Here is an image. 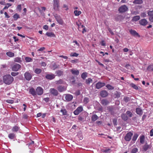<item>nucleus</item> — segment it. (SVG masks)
<instances>
[{
	"label": "nucleus",
	"instance_id": "nucleus-1",
	"mask_svg": "<svg viewBox=\"0 0 153 153\" xmlns=\"http://www.w3.org/2000/svg\"><path fill=\"white\" fill-rule=\"evenodd\" d=\"M3 81L7 84H10L13 80V77H3Z\"/></svg>",
	"mask_w": 153,
	"mask_h": 153
},
{
	"label": "nucleus",
	"instance_id": "nucleus-2",
	"mask_svg": "<svg viewBox=\"0 0 153 153\" xmlns=\"http://www.w3.org/2000/svg\"><path fill=\"white\" fill-rule=\"evenodd\" d=\"M59 0H53V8L56 11L58 10L59 8Z\"/></svg>",
	"mask_w": 153,
	"mask_h": 153
},
{
	"label": "nucleus",
	"instance_id": "nucleus-3",
	"mask_svg": "<svg viewBox=\"0 0 153 153\" xmlns=\"http://www.w3.org/2000/svg\"><path fill=\"white\" fill-rule=\"evenodd\" d=\"M128 9L126 5H123L120 7L118 9V11L120 13H123L126 11Z\"/></svg>",
	"mask_w": 153,
	"mask_h": 153
},
{
	"label": "nucleus",
	"instance_id": "nucleus-4",
	"mask_svg": "<svg viewBox=\"0 0 153 153\" xmlns=\"http://www.w3.org/2000/svg\"><path fill=\"white\" fill-rule=\"evenodd\" d=\"M83 110L82 106L78 107L76 109L74 112V113L75 115H78Z\"/></svg>",
	"mask_w": 153,
	"mask_h": 153
},
{
	"label": "nucleus",
	"instance_id": "nucleus-5",
	"mask_svg": "<svg viewBox=\"0 0 153 153\" xmlns=\"http://www.w3.org/2000/svg\"><path fill=\"white\" fill-rule=\"evenodd\" d=\"M133 135V134L131 132H128L125 137V139L126 141H129L131 139V137Z\"/></svg>",
	"mask_w": 153,
	"mask_h": 153
},
{
	"label": "nucleus",
	"instance_id": "nucleus-6",
	"mask_svg": "<svg viewBox=\"0 0 153 153\" xmlns=\"http://www.w3.org/2000/svg\"><path fill=\"white\" fill-rule=\"evenodd\" d=\"M36 94L39 95H41L43 93V89L40 87H38L36 89Z\"/></svg>",
	"mask_w": 153,
	"mask_h": 153
},
{
	"label": "nucleus",
	"instance_id": "nucleus-7",
	"mask_svg": "<svg viewBox=\"0 0 153 153\" xmlns=\"http://www.w3.org/2000/svg\"><path fill=\"white\" fill-rule=\"evenodd\" d=\"M50 92L54 96H57L58 94V91L54 88H51L50 89Z\"/></svg>",
	"mask_w": 153,
	"mask_h": 153
},
{
	"label": "nucleus",
	"instance_id": "nucleus-8",
	"mask_svg": "<svg viewBox=\"0 0 153 153\" xmlns=\"http://www.w3.org/2000/svg\"><path fill=\"white\" fill-rule=\"evenodd\" d=\"M105 84L104 83L99 82L96 84V88L97 89H99L105 86Z\"/></svg>",
	"mask_w": 153,
	"mask_h": 153
},
{
	"label": "nucleus",
	"instance_id": "nucleus-9",
	"mask_svg": "<svg viewBox=\"0 0 153 153\" xmlns=\"http://www.w3.org/2000/svg\"><path fill=\"white\" fill-rule=\"evenodd\" d=\"M21 65L19 64H16L13 65L12 67V70L13 71H17L21 68Z\"/></svg>",
	"mask_w": 153,
	"mask_h": 153
},
{
	"label": "nucleus",
	"instance_id": "nucleus-10",
	"mask_svg": "<svg viewBox=\"0 0 153 153\" xmlns=\"http://www.w3.org/2000/svg\"><path fill=\"white\" fill-rule=\"evenodd\" d=\"M55 17L57 22L60 24H62L63 23V21L61 18L60 17L56 14L54 16Z\"/></svg>",
	"mask_w": 153,
	"mask_h": 153
},
{
	"label": "nucleus",
	"instance_id": "nucleus-11",
	"mask_svg": "<svg viewBox=\"0 0 153 153\" xmlns=\"http://www.w3.org/2000/svg\"><path fill=\"white\" fill-rule=\"evenodd\" d=\"M129 32L131 34L134 36H137L139 37H140V35L135 30L131 29L129 30Z\"/></svg>",
	"mask_w": 153,
	"mask_h": 153
},
{
	"label": "nucleus",
	"instance_id": "nucleus-12",
	"mask_svg": "<svg viewBox=\"0 0 153 153\" xmlns=\"http://www.w3.org/2000/svg\"><path fill=\"white\" fill-rule=\"evenodd\" d=\"M148 22L145 19H141L139 21V23L141 25L145 26L147 24Z\"/></svg>",
	"mask_w": 153,
	"mask_h": 153
},
{
	"label": "nucleus",
	"instance_id": "nucleus-13",
	"mask_svg": "<svg viewBox=\"0 0 153 153\" xmlns=\"http://www.w3.org/2000/svg\"><path fill=\"white\" fill-rule=\"evenodd\" d=\"M73 98L72 95L70 94H67L65 96V99L68 101H70L72 100Z\"/></svg>",
	"mask_w": 153,
	"mask_h": 153
},
{
	"label": "nucleus",
	"instance_id": "nucleus-14",
	"mask_svg": "<svg viewBox=\"0 0 153 153\" xmlns=\"http://www.w3.org/2000/svg\"><path fill=\"white\" fill-rule=\"evenodd\" d=\"M29 92L33 96H35L36 95V90L35 91V89L33 88H31L30 89Z\"/></svg>",
	"mask_w": 153,
	"mask_h": 153
},
{
	"label": "nucleus",
	"instance_id": "nucleus-15",
	"mask_svg": "<svg viewBox=\"0 0 153 153\" xmlns=\"http://www.w3.org/2000/svg\"><path fill=\"white\" fill-rule=\"evenodd\" d=\"M136 111L137 114L140 116L143 113L142 110L139 108H136Z\"/></svg>",
	"mask_w": 153,
	"mask_h": 153
},
{
	"label": "nucleus",
	"instance_id": "nucleus-16",
	"mask_svg": "<svg viewBox=\"0 0 153 153\" xmlns=\"http://www.w3.org/2000/svg\"><path fill=\"white\" fill-rule=\"evenodd\" d=\"M100 95L102 97H105L108 95V93L106 91H102L100 92Z\"/></svg>",
	"mask_w": 153,
	"mask_h": 153
},
{
	"label": "nucleus",
	"instance_id": "nucleus-17",
	"mask_svg": "<svg viewBox=\"0 0 153 153\" xmlns=\"http://www.w3.org/2000/svg\"><path fill=\"white\" fill-rule=\"evenodd\" d=\"M66 88L64 86H59L58 87L57 89L60 92H62L66 90Z\"/></svg>",
	"mask_w": 153,
	"mask_h": 153
},
{
	"label": "nucleus",
	"instance_id": "nucleus-18",
	"mask_svg": "<svg viewBox=\"0 0 153 153\" xmlns=\"http://www.w3.org/2000/svg\"><path fill=\"white\" fill-rule=\"evenodd\" d=\"M20 129V127L17 126H14L12 130L13 132H17Z\"/></svg>",
	"mask_w": 153,
	"mask_h": 153
},
{
	"label": "nucleus",
	"instance_id": "nucleus-19",
	"mask_svg": "<svg viewBox=\"0 0 153 153\" xmlns=\"http://www.w3.org/2000/svg\"><path fill=\"white\" fill-rule=\"evenodd\" d=\"M51 65L52 66V68L53 70H55L56 69L58 68L59 67V65L55 62L52 63Z\"/></svg>",
	"mask_w": 153,
	"mask_h": 153
},
{
	"label": "nucleus",
	"instance_id": "nucleus-20",
	"mask_svg": "<svg viewBox=\"0 0 153 153\" xmlns=\"http://www.w3.org/2000/svg\"><path fill=\"white\" fill-rule=\"evenodd\" d=\"M100 103L103 105H106L109 103V102L106 100L103 99L101 100Z\"/></svg>",
	"mask_w": 153,
	"mask_h": 153
},
{
	"label": "nucleus",
	"instance_id": "nucleus-21",
	"mask_svg": "<svg viewBox=\"0 0 153 153\" xmlns=\"http://www.w3.org/2000/svg\"><path fill=\"white\" fill-rule=\"evenodd\" d=\"M151 147L149 145L147 144L146 143L144 146H143V150L146 151L148 149H150Z\"/></svg>",
	"mask_w": 153,
	"mask_h": 153
},
{
	"label": "nucleus",
	"instance_id": "nucleus-22",
	"mask_svg": "<svg viewBox=\"0 0 153 153\" xmlns=\"http://www.w3.org/2000/svg\"><path fill=\"white\" fill-rule=\"evenodd\" d=\"M71 71L72 74L75 75L77 76L79 73V71L77 70L72 69L71 70Z\"/></svg>",
	"mask_w": 153,
	"mask_h": 153
},
{
	"label": "nucleus",
	"instance_id": "nucleus-23",
	"mask_svg": "<svg viewBox=\"0 0 153 153\" xmlns=\"http://www.w3.org/2000/svg\"><path fill=\"white\" fill-rule=\"evenodd\" d=\"M8 137L10 139H13L16 137V135L13 133H10L8 134Z\"/></svg>",
	"mask_w": 153,
	"mask_h": 153
},
{
	"label": "nucleus",
	"instance_id": "nucleus-24",
	"mask_svg": "<svg viewBox=\"0 0 153 153\" xmlns=\"http://www.w3.org/2000/svg\"><path fill=\"white\" fill-rule=\"evenodd\" d=\"M46 35L47 36H49V37H56V36H55V35L52 32L50 33V32H47L46 33Z\"/></svg>",
	"mask_w": 153,
	"mask_h": 153
},
{
	"label": "nucleus",
	"instance_id": "nucleus-25",
	"mask_svg": "<svg viewBox=\"0 0 153 153\" xmlns=\"http://www.w3.org/2000/svg\"><path fill=\"white\" fill-rule=\"evenodd\" d=\"M140 142L141 144H143L144 143L145 141V136L143 135H142L140 136Z\"/></svg>",
	"mask_w": 153,
	"mask_h": 153
},
{
	"label": "nucleus",
	"instance_id": "nucleus-26",
	"mask_svg": "<svg viewBox=\"0 0 153 153\" xmlns=\"http://www.w3.org/2000/svg\"><path fill=\"white\" fill-rule=\"evenodd\" d=\"M98 119V117L96 114L93 115L91 117V120L93 121H95Z\"/></svg>",
	"mask_w": 153,
	"mask_h": 153
},
{
	"label": "nucleus",
	"instance_id": "nucleus-27",
	"mask_svg": "<svg viewBox=\"0 0 153 153\" xmlns=\"http://www.w3.org/2000/svg\"><path fill=\"white\" fill-rule=\"evenodd\" d=\"M140 16H134L133 17L132 19V21L133 22H136L138 20L140 19Z\"/></svg>",
	"mask_w": 153,
	"mask_h": 153
},
{
	"label": "nucleus",
	"instance_id": "nucleus-28",
	"mask_svg": "<svg viewBox=\"0 0 153 153\" xmlns=\"http://www.w3.org/2000/svg\"><path fill=\"white\" fill-rule=\"evenodd\" d=\"M122 119L125 121L127 120L128 119V117L126 114H123L121 115Z\"/></svg>",
	"mask_w": 153,
	"mask_h": 153
},
{
	"label": "nucleus",
	"instance_id": "nucleus-29",
	"mask_svg": "<svg viewBox=\"0 0 153 153\" xmlns=\"http://www.w3.org/2000/svg\"><path fill=\"white\" fill-rule=\"evenodd\" d=\"M143 1L142 0H134L133 1V3L135 4H140L143 3Z\"/></svg>",
	"mask_w": 153,
	"mask_h": 153
},
{
	"label": "nucleus",
	"instance_id": "nucleus-30",
	"mask_svg": "<svg viewBox=\"0 0 153 153\" xmlns=\"http://www.w3.org/2000/svg\"><path fill=\"white\" fill-rule=\"evenodd\" d=\"M130 86L133 88L134 89L137 90L138 89V87L135 84L133 83L130 84Z\"/></svg>",
	"mask_w": 153,
	"mask_h": 153
},
{
	"label": "nucleus",
	"instance_id": "nucleus-31",
	"mask_svg": "<svg viewBox=\"0 0 153 153\" xmlns=\"http://www.w3.org/2000/svg\"><path fill=\"white\" fill-rule=\"evenodd\" d=\"M147 70L150 71H153V65H150L147 68Z\"/></svg>",
	"mask_w": 153,
	"mask_h": 153
},
{
	"label": "nucleus",
	"instance_id": "nucleus-32",
	"mask_svg": "<svg viewBox=\"0 0 153 153\" xmlns=\"http://www.w3.org/2000/svg\"><path fill=\"white\" fill-rule=\"evenodd\" d=\"M6 54L8 56L10 57H13L14 55V54L11 52H8Z\"/></svg>",
	"mask_w": 153,
	"mask_h": 153
},
{
	"label": "nucleus",
	"instance_id": "nucleus-33",
	"mask_svg": "<svg viewBox=\"0 0 153 153\" xmlns=\"http://www.w3.org/2000/svg\"><path fill=\"white\" fill-rule=\"evenodd\" d=\"M57 75L58 76H62L63 75V72L61 70H58L56 72Z\"/></svg>",
	"mask_w": 153,
	"mask_h": 153
},
{
	"label": "nucleus",
	"instance_id": "nucleus-34",
	"mask_svg": "<svg viewBox=\"0 0 153 153\" xmlns=\"http://www.w3.org/2000/svg\"><path fill=\"white\" fill-rule=\"evenodd\" d=\"M74 13L76 16H78L81 13V12L80 11H78L77 10H75L74 11Z\"/></svg>",
	"mask_w": 153,
	"mask_h": 153
},
{
	"label": "nucleus",
	"instance_id": "nucleus-35",
	"mask_svg": "<svg viewBox=\"0 0 153 153\" xmlns=\"http://www.w3.org/2000/svg\"><path fill=\"white\" fill-rule=\"evenodd\" d=\"M106 87L109 90H113L114 89V87L112 86L111 85L109 84L107 85L106 86Z\"/></svg>",
	"mask_w": 153,
	"mask_h": 153
},
{
	"label": "nucleus",
	"instance_id": "nucleus-36",
	"mask_svg": "<svg viewBox=\"0 0 153 153\" xmlns=\"http://www.w3.org/2000/svg\"><path fill=\"white\" fill-rule=\"evenodd\" d=\"M14 61L16 62H19V63H20L22 61L21 58L18 57L15 58Z\"/></svg>",
	"mask_w": 153,
	"mask_h": 153
},
{
	"label": "nucleus",
	"instance_id": "nucleus-37",
	"mask_svg": "<svg viewBox=\"0 0 153 153\" xmlns=\"http://www.w3.org/2000/svg\"><path fill=\"white\" fill-rule=\"evenodd\" d=\"M15 20H16L18 18H20L19 15L17 13L15 14L13 16Z\"/></svg>",
	"mask_w": 153,
	"mask_h": 153
},
{
	"label": "nucleus",
	"instance_id": "nucleus-38",
	"mask_svg": "<svg viewBox=\"0 0 153 153\" xmlns=\"http://www.w3.org/2000/svg\"><path fill=\"white\" fill-rule=\"evenodd\" d=\"M78 120L80 121H84V117L81 116L80 115L78 117Z\"/></svg>",
	"mask_w": 153,
	"mask_h": 153
},
{
	"label": "nucleus",
	"instance_id": "nucleus-39",
	"mask_svg": "<svg viewBox=\"0 0 153 153\" xmlns=\"http://www.w3.org/2000/svg\"><path fill=\"white\" fill-rule=\"evenodd\" d=\"M60 112H62L63 115H66L67 114V111L65 109H62Z\"/></svg>",
	"mask_w": 153,
	"mask_h": 153
},
{
	"label": "nucleus",
	"instance_id": "nucleus-40",
	"mask_svg": "<svg viewBox=\"0 0 153 153\" xmlns=\"http://www.w3.org/2000/svg\"><path fill=\"white\" fill-rule=\"evenodd\" d=\"M41 71V69L39 68H36L35 70V72L37 74H40Z\"/></svg>",
	"mask_w": 153,
	"mask_h": 153
},
{
	"label": "nucleus",
	"instance_id": "nucleus-41",
	"mask_svg": "<svg viewBox=\"0 0 153 153\" xmlns=\"http://www.w3.org/2000/svg\"><path fill=\"white\" fill-rule=\"evenodd\" d=\"M138 137V135L137 134H135L133 137L132 140L134 141H135L137 140V137Z\"/></svg>",
	"mask_w": 153,
	"mask_h": 153
},
{
	"label": "nucleus",
	"instance_id": "nucleus-42",
	"mask_svg": "<svg viewBox=\"0 0 153 153\" xmlns=\"http://www.w3.org/2000/svg\"><path fill=\"white\" fill-rule=\"evenodd\" d=\"M89 102V99L88 98L85 97L83 99V102L85 104H87Z\"/></svg>",
	"mask_w": 153,
	"mask_h": 153
},
{
	"label": "nucleus",
	"instance_id": "nucleus-43",
	"mask_svg": "<svg viewBox=\"0 0 153 153\" xmlns=\"http://www.w3.org/2000/svg\"><path fill=\"white\" fill-rule=\"evenodd\" d=\"M126 113V115H128L129 117H131L133 115L132 113L130 111H127Z\"/></svg>",
	"mask_w": 153,
	"mask_h": 153
},
{
	"label": "nucleus",
	"instance_id": "nucleus-44",
	"mask_svg": "<svg viewBox=\"0 0 153 153\" xmlns=\"http://www.w3.org/2000/svg\"><path fill=\"white\" fill-rule=\"evenodd\" d=\"M92 82V79L90 78H88V79L86 80V83L87 84H89L90 83Z\"/></svg>",
	"mask_w": 153,
	"mask_h": 153
},
{
	"label": "nucleus",
	"instance_id": "nucleus-45",
	"mask_svg": "<svg viewBox=\"0 0 153 153\" xmlns=\"http://www.w3.org/2000/svg\"><path fill=\"white\" fill-rule=\"evenodd\" d=\"M6 5L8 6H5L4 8L3 9V10H5L6 9H8V8L10 6H11L12 4L10 3H7L6 4Z\"/></svg>",
	"mask_w": 153,
	"mask_h": 153
},
{
	"label": "nucleus",
	"instance_id": "nucleus-46",
	"mask_svg": "<svg viewBox=\"0 0 153 153\" xmlns=\"http://www.w3.org/2000/svg\"><path fill=\"white\" fill-rule=\"evenodd\" d=\"M25 60L27 62H30L32 61V59L29 57H26L25 58Z\"/></svg>",
	"mask_w": 153,
	"mask_h": 153
},
{
	"label": "nucleus",
	"instance_id": "nucleus-47",
	"mask_svg": "<svg viewBox=\"0 0 153 153\" xmlns=\"http://www.w3.org/2000/svg\"><path fill=\"white\" fill-rule=\"evenodd\" d=\"M148 15L150 16H153V10L149 11L148 12Z\"/></svg>",
	"mask_w": 153,
	"mask_h": 153
},
{
	"label": "nucleus",
	"instance_id": "nucleus-48",
	"mask_svg": "<svg viewBox=\"0 0 153 153\" xmlns=\"http://www.w3.org/2000/svg\"><path fill=\"white\" fill-rule=\"evenodd\" d=\"M126 102H128L130 100V98L127 97H125L123 99Z\"/></svg>",
	"mask_w": 153,
	"mask_h": 153
},
{
	"label": "nucleus",
	"instance_id": "nucleus-49",
	"mask_svg": "<svg viewBox=\"0 0 153 153\" xmlns=\"http://www.w3.org/2000/svg\"><path fill=\"white\" fill-rule=\"evenodd\" d=\"M6 102L9 103L13 104L14 103V101L13 100H6Z\"/></svg>",
	"mask_w": 153,
	"mask_h": 153
},
{
	"label": "nucleus",
	"instance_id": "nucleus-50",
	"mask_svg": "<svg viewBox=\"0 0 153 153\" xmlns=\"http://www.w3.org/2000/svg\"><path fill=\"white\" fill-rule=\"evenodd\" d=\"M138 149L137 148H134L131 151V153H136Z\"/></svg>",
	"mask_w": 153,
	"mask_h": 153
},
{
	"label": "nucleus",
	"instance_id": "nucleus-51",
	"mask_svg": "<svg viewBox=\"0 0 153 153\" xmlns=\"http://www.w3.org/2000/svg\"><path fill=\"white\" fill-rule=\"evenodd\" d=\"M63 83V81L61 79H60L58 81H56V83L57 84H61Z\"/></svg>",
	"mask_w": 153,
	"mask_h": 153
},
{
	"label": "nucleus",
	"instance_id": "nucleus-52",
	"mask_svg": "<svg viewBox=\"0 0 153 153\" xmlns=\"http://www.w3.org/2000/svg\"><path fill=\"white\" fill-rule=\"evenodd\" d=\"M19 74L18 72H12L11 73V75L12 76H15Z\"/></svg>",
	"mask_w": 153,
	"mask_h": 153
},
{
	"label": "nucleus",
	"instance_id": "nucleus-53",
	"mask_svg": "<svg viewBox=\"0 0 153 153\" xmlns=\"http://www.w3.org/2000/svg\"><path fill=\"white\" fill-rule=\"evenodd\" d=\"M70 81L71 82L72 84H74V83L75 80L74 79V77H71L70 79Z\"/></svg>",
	"mask_w": 153,
	"mask_h": 153
},
{
	"label": "nucleus",
	"instance_id": "nucleus-54",
	"mask_svg": "<svg viewBox=\"0 0 153 153\" xmlns=\"http://www.w3.org/2000/svg\"><path fill=\"white\" fill-rule=\"evenodd\" d=\"M25 76H31V75L28 72H26L24 74Z\"/></svg>",
	"mask_w": 153,
	"mask_h": 153
},
{
	"label": "nucleus",
	"instance_id": "nucleus-55",
	"mask_svg": "<svg viewBox=\"0 0 153 153\" xmlns=\"http://www.w3.org/2000/svg\"><path fill=\"white\" fill-rule=\"evenodd\" d=\"M113 122L114 125H117V120L116 119H114L113 120Z\"/></svg>",
	"mask_w": 153,
	"mask_h": 153
},
{
	"label": "nucleus",
	"instance_id": "nucleus-56",
	"mask_svg": "<svg viewBox=\"0 0 153 153\" xmlns=\"http://www.w3.org/2000/svg\"><path fill=\"white\" fill-rule=\"evenodd\" d=\"M108 30L109 31V32L111 33V34L112 35H114V33L111 30V29L110 28H108Z\"/></svg>",
	"mask_w": 153,
	"mask_h": 153
},
{
	"label": "nucleus",
	"instance_id": "nucleus-57",
	"mask_svg": "<svg viewBox=\"0 0 153 153\" xmlns=\"http://www.w3.org/2000/svg\"><path fill=\"white\" fill-rule=\"evenodd\" d=\"M87 73L84 72L82 74L81 76H87Z\"/></svg>",
	"mask_w": 153,
	"mask_h": 153
},
{
	"label": "nucleus",
	"instance_id": "nucleus-58",
	"mask_svg": "<svg viewBox=\"0 0 153 153\" xmlns=\"http://www.w3.org/2000/svg\"><path fill=\"white\" fill-rule=\"evenodd\" d=\"M43 28L46 30H47L48 29V27L47 25H45L43 26Z\"/></svg>",
	"mask_w": 153,
	"mask_h": 153
},
{
	"label": "nucleus",
	"instance_id": "nucleus-59",
	"mask_svg": "<svg viewBox=\"0 0 153 153\" xmlns=\"http://www.w3.org/2000/svg\"><path fill=\"white\" fill-rule=\"evenodd\" d=\"M28 117L27 115L26 114H24L23 115V118L25 119H27Z\"/></svg>",
	"mask_w": 153,
	"mask_h": 153
},
{
	"label": "nucleus",
	"instance_id": "nucleus-60",
	"mask_svg": "<svg viewBox=\"0 0 153 153\" xmlns=\"http://www.w3.org/2000/svg\"><path fill=\"white\" fill-rule=\"evenodd\" d=\"M43 100L46 102H48L49 100V98L48 97L45 98Z\"/></svg>",
	"mask_w": 153,
	"mask_h": 153
},
{
	"label": "nucleus",
	"instance_id": "nucleus-61",
	"mask_svg": "<svg viewBox=\"0 0 153 153\" xmlns=\"http://www.w3.org/2000/svg\"><path fill=\"white\" fill-rule=\"evenodd\" d=\"M78 55H79L78 54H77L76 53H74L71 55V56H72L77 57L78 56Z\"/></svg>",
	"mask_w": 153,
	"mask_h": 153
},
{
	"label": "nucleus",
	"instance_id": "nucleus-62",
	"mask_svg": "<svg viewBox=\"0 0 153 153\" xmlns=\"http://www.w3.org/2000/svg\"><path fill=\"white\" fill-rule=\"evenodd\" d=\"M150 136H153V128L150 131Z\"/></svg>",
	"mask_w": 153,
	"mask_h": 153
},
{
	"label": "nucleus",
	"instance_id": "nucleus-63",
	"mask_svg": "<svg viewBox=\"0 0 153 153\" xmlns=\"http://www.w3.org/2000/svg\"><path fill=\"white\" fill-rule=\"evenodd\" d=\"M131 67V66L128 64H127L125 66V67L127 69H129Z\"/></svg>",
	"mask_w": 153,
	"mask_h": 153
},
{
	"label": "nucleus",
	"instance_id": "nucleus-64",
	"mask_svg": "<svg viewBox=\"0 0 153 153\" xmlns=\"http://www.w3.org/2000/svg\"><path fill=\"white\" fill-rule=\"evenodd\" d=\"M149 20L151 22H153V16L149 17Z\"/></svg>",
	"mask_w": 153,
	"mask_h": 153
}]
</instances>
